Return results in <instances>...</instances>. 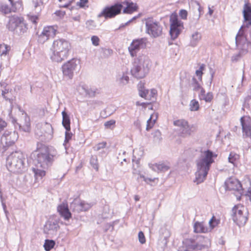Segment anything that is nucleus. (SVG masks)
<instances>
[{"label": "nucleus", "instance_id": "obj_1", "mask_svg": "<svg viewBox=\"0 0 251 251\" xmlns=\"http://www.w3.org/2000/svg\"><path fill=\"white\" fill-rule=\"evenodd\" d=\"M31 157L36 167L32 168L36 179L42 178L46 175V170L51 165L53 156L49 153L46 146L38 143L37 149L32 152Z\"/></svg>", "mask_w": 251, "mask_h": 251}, {"label": "nucleus", "instance_id": "obj_2", "mask_svg": "<svg viewBox=\"0 0 251 251\" xmlns=\"http://www.w3.org/2000/svg\"><path fill=\"white\" fill-rule=\"evenodd\" d=\"M217 154L209 150L204 151L201 157L197 160V171L196 172V178L194 180L197 184L202 182L205 179L211 165L214 162V157Z\"/></svg>", "mask_w": 251, "mask_h": 251}, {"label": "nucleus", "instance_id": "obj_3", "mask_svg": "<svg viewBox=\"0 0 251 251\" xmlns=\"http://www.w3.org/2000/svg\"><path fill=\"white\" fill-rule=\"evenodd\" d=\"M70 49L68 41L63 39L55 40L50 48V58L53 61L61 62L67 58Z\"/></svg>", "mask_w": 251, "mask_h": 251}, {"label": "nucleus", "instance_id": "obj_4", "mask_svg": "<svg viewBox=\"0 0 251 251\" xmlns=\"http://www.w3.org/2000/svg\"><path fill=\"white\" fill-rule=\"evenodd\" d=\"M25 155L21 151L12 153L7 158L6 167L13 173H22L25 171Z\"/></svg>", "mask_w": 251, "mask_h": 251}, {"label": "nucleus", "instance_id": "obj_5", "mask_svg": "<svg viewBox=\"0 0 251 251\" xmlns=\"http://www.w3.org/2000/svg\"><path fill=\"white\" fill-rule=\"evenodd\" d=\"M150 66V61L146 56H139L134 61L131 73L137 79L143 78L149 73Z\"/></svg>", "mask_w": 251, "mask_h": 251}, {"label": "nucleus", "instance_id": "obj_6", "mask_svg": "<svg viewBox=\"0 0 251 251\" xmlns=\"http://www.w3.org/2000/svg\"><path fill=\"white\" fill-rule=\"evenodd\" d=\"M6 27L9 31L18 35L25 34L28 29L24 18L16 15H13L9 17L6 24Z\"/></svg>", "mask_w": 251, "mask_h": 251}, {"label": "nucleus", "instance_id": "obj_7", "mask_svg": "<svg viewBox=\"0 0 251 251\" xmlns=\"http://www.w3.org/2000/svg\"><path fill=\"white\" fill-rule=\"evenodd\" d=\"M145 25L146 32L151 38H156L162 35L163 27L156 20L152 18L145 19Z\"/></svg>", "mask_w": 251, "mask_h": 251}, {"label": "nucleus", "instance_id": "obj_8", "mask_svg": "<svg viewBox=\"0 0 251 251\" xmlns=\"http://www.w3.org/2000/svg\"><path fill=\"white\" fill-rule=\"evenodd\" d=\"M174 124L177 127L176 129L177 133L179 136L182 137H187L197 130L195 126L189 125L186 121L183 119L174 121Z\"/></svg>", "mask_w": 251, "mask_h": 251}, {"label": "nucleus", "instance_id": "obj_9", "mask_svg": "<svg viewBox=\"0 0 251 251\" xmlns=\"http://www.w3.org/2000/svg\"><path fill=\"white\" fill-rule=\"evenodd\" d=\"M231 216L234 222L239 226H244L248 220L246 209L241 205L234 206L232 209Z\"/></svg>", "mask_w": 251, "mask_h": 251}, {"label": "nucleus", "instance_id": "obj_10", "mask_svg": "<svg viewBox=\"0 0 251 251\" xmlns=\"http://www.w3.org/2000/svg\"><path fill=\"white\" fill-rule=\"evenodd\" d=\"M225 185L227 190L236 191L242 195L245 194L246 196L250 197V200L251 201V188H249L247 191H245L242 188L241 183L237 179L230 178L225 182Z\"/></svg>", "mask_w": 251, "mask_h": 251}, {"label": "nucleus", "instance_id": "obj_11", "mask_svg": "<svg viewBox=\"0 0 251 251\" xmlns=\"http://www.w3.org/2000/svg\"><path fill=\"white\" fill-rule=\"evenodd\" d=\"M79 63L78 60L73 58L64 64L62 66L64 76L69 79H72L73 77L74 73L80 68Z\"/></svg>", "mask_w": 251, "mask_h": 251}, {"label": "nucleus", "instance_id": "obj_12", "mask_svg": "<svg viewBox=\"0 0 251 251\" xmlns=\"http://www.w3.org/2000/svg\"><path fill=\"white\" fill-rule=\"evenodd\" d=\"M170 34L173 40L176 39L183 28V23L178 20L176 15H172L170 19Z\"/></svg>", "mask_w": 251, "mask_h": 251}, {"label": "nucleus", "instance_id": "obj_13", "mask_svg": "<svg viewBox=\"0 0 251 251\" xmlns=\"http://www.w3.org/2000/svg\"><path fill=\"white\" fill-rule=\"evenodd\" d=\"M59 228L58 219L50 217L46 222L43 231L46 234L54 235L56 234Z\"/></svg>", "mask_w": 251, "mask_h": 251}, {"label": "nucleus", "instance_id": "obj_14", "mask_svg": "<svg viewBox=\"0 0 251 251\" xmlns=\"http://www.w3.org/2000/svg\"><path fill=\"white\" fill-rule=\"evenodd\" d=\"M123 8L122 3H117L111 6L106 7L98 15V17H104L106 18H111L120 14Z\"/></svg>", "mask_w": 251, "mask_h": 251}, {"label": "nucleus", "instance_id": "obj_15", "mask_svg": "<svg viewBox=\"0 0 251 251\" xmlns=\"http://www.w3.org/2000/svg\"><path fill=\"white\" fill-rule=\"evenodd\" d=\"M147 39L142 38L134 39L132 41L128 48V51L132 57L136 56L137 53L142 49H144L147 46Z\"/></svg>", "mask_w": 251, "mask_h": 251}, {"label": "nucleus", "instance_id": "obj_16", "mask_svg": "<svg viewBox=\"0 0 251 251\" xmlns=\"http://www.w3.org/2000/svg\"><path fill=\"white\" fill-rule=\"evenodd\" d=\"M18 138L17 132L5 130L1 137L0 143L5 148L13 145Z\"/></svg>", "mask_w": 251, "mask_h": 251}, {"label": "nucleus", "instance_id": "obj_17", "mask_svg": "<svg viewBox=\"0 0 251 251\" xmlns=\"http://www.w3.org/2000/svg\"><path fill=\"white\" fill-rule=\"evenodd\" d=\"M206 239L209 242V245L198 244L196 243L194 239H185L183 241V244L186 248L185 251H197L207 250L210 245V243L209 240L208 238Z\"/></svg>", "mask_w": 251, "mask_h": 251}, {"label": "nucleus", "instance_id": "obj_18", "mask_svg": "<svg viewBox=\"0 0 251 251\" xmlns=\"http://www.w3.org/2000/svg\"><path fill=\"white\" fill-rule=\"evenodd\" d=\"M9 4L2 3L0 4V12L5 14L11 12H15L18 6L21 5V0H8Z\"/></svg>", "mask_w": 251, "mask_h": 251}, {"label": "nucleus", "instance_id": "obj_19", "mask_svg": "<svg viewBox=\"0 0 251 251\" xmlns=\"http://www.w3.org/2000/svg\"><path fill=\"white\" fill-rule=\"evenodd\" d=\"M56 34V29L53 26L45 27L38 37V42L43 44L50 38L53 37Z\"/></svg>", "mask_w": 251, "mask_h": 251}, {"label": "nucleus", "instance_id": "obj_20", "mask_svg": "<svg viewBox=\"0 0 251 251\" xmlns=\"http://www.w3.org/2000/svg\"><path fill=\"white\" fill-rule=\"evenodd\" d=\"M91 206V204L87 203L84 201H80L77 200H75L71 204V208L77 212L86 211L90 208Z\"/></svg>", "mask_w": 251, "mask_h": 251}, {"label": "nucleus", "instance_id": "obj_21", "mask_svg": "<svg viewBox=\"0 0 251 251\" xmlns=\"http://www.w3.org/2000/svg\"><path fill=\"white\" fill-rule=\"evenodd\" d=\"M241 28L242 27L236 35L235 38V42L236 46L244 50L246 44L248 45L249 43H247L246 37L244 36L243 32L241 30Z\"/></svg>", "mask_w": 251, "mask_h": 251}, {"label": "nucleus", "instance_id": "obj_22", "mask_svg": "<svg viewBox=\"0 0 251 251\" xmlns=\"http://www.w3.org/2000/svg\"><path fill=\"white\" fill-rule=\"evenodd\" d=\"M57 211L65 220H69L71 217V213L66 204L62 203L58 205L57 207Z\"/></svg>", "mask_w": 251, "mask_h": 251}, {"label": "nucleus", "instance_id": "obj_23", "mask_svg": "<svg viewBox=\"0 0 251 251\" xmlns=\"http://www.w3.org/2000/svg\"><path fill=\"white\" fill-rule=\"evenodd\" d=\"M194 232L197 233H207L210 231L209 228L205 226L203 222L197 221L193 225Z\"/></svg>", "mask_w": 251, "mask_h": 251}, {"label": "nucleus", "instance_id": "obj_24", "mask_svg": "<svg viewBox=\"0 0 251 251\" xmlns=\"http://www.w3.org/2000/svg\"><path fill=\"white\" fill-rule=\"evenodd\" d=\"M122 3L126 6L123 10L124 13L130 14L137 10L138 6L137 4L131 1L130 0H126L123 1Z\"/></svg>", "mask_w": 251, "mask_h": 251}, {"label": "nucleus", "instance_id": "obj_25", "mask_svg": "<svg viewBox=\"0 0 251 251\" xmlns=\"http://www.w3.org/2000/svg\"><path fill=\"white\" fill-rule=\"evenodd\" d=\"M150 168L155 172H166L170 169V167L167 164L162 163L159 164H150Z\"/></svg>", "mask_w": 251, "mask_h": 251}, {"label": "nucleus", "instance_id": "obj_26", "mask_svg": "<svg viewBox=\"0 0 251 251\" xmlns=\"http://www.w3.org/2000/svg\"><path fill=\"white\" fill-rule=\"evenodd\" d=\"M199 98L200 100H203L206 102H210L213 99V95L212 92H208L205 94L204 89L201 88L199 94Z\"/></svg>", "mask_w": 251, "mask_h": 251}, {"label": "nucleus", "instance_id": "obj_27", "mask_svg": "<svg viewBox=\"0 0 251 251\" xmlns=\"http://www.w3.org/2000/svg\"><path fill=\"white\" fill-rule=\"evenodd\" d=\"M62 125L64 128L67 131H70V119L69 115L65 111L62 112Z\"/></svg>", "mask_w": 251, "mask_h": 251}, {"label": "nucleus", "instance_id": "obj_28", "mask_svg": "<svg viewBox=\"0 0 251 251\" xmlns=\"http://www.w3.org/2000/svg\"><path fill=\"white\" fill-rule=\"evenodd\" d=\"M129 81L128 76L125 74H119L116 77V82L120 86H124L127 84Z\"/></svg>", "mask_w": 251, "mask_h": 251}, {"label": "nucleus", "instance_id": "obj_29", "mask_svg": "<svg viewBox=\"0 0 251 251\" xmlns=\"http://www.w3.org/2000/svg\"><path fill=\"white\" fill-rule=\"evenodd\" d=\"M243 16L245 21H249L250 24H251V7L247 3L245 4L244 10L243 11Z\"/></svg>", "mask_w": 251, "mask_h": 251}, {"label": "nucleus", "instance_id": "obj_30", "mask_svg": "<svg viewBox=\"0 0 251 251\" xmlns=\"http://www.w3.org/2000/svg\"><path fill=\"white\" fill-rule=\"evenodd\" d=\"M201 34L200 32L196 31L191 35V39L190 45L192 47H195L201 39Z\"/></svg>", "mask_w": 251, "mask_h": 251}, {"label": "nucleus", "instance_id": "obj_31", "mask_svg": "<svg viewBox=\"0 0 251 251\" xmlns=\"http://www.w3.org/2000/svg\"><path fill=\"white\" fill-rule=\"evenodd\" d=\"M149 90L146 89L144 86H141L139 88V94L140 97L146 100H151V97L149 95Z\"/></svg>", "mask_w": 251, "mask_h": 251}, {"label": "nucleus", "instance_id": "obj_32", "mask_svg": "<svg viewBox=\"0 0 251 251\" xmlns=\"http://www.w3.org/2000/svg\"><path fill=\"white\" fill-rule=\"evenodd\" d=\"M157 114H152L151 115L150 119L147 121V126H146V130H149L150 129H151L155 121H156V120L157 119Z\"/></svg>", "mask_w": 251, "mask_h": 251}, {"label": "nucleus", "instance_id": "obj_33", "mask_svg": "<svg viewBox=\"0 0 251 251\" xmlns=\"http://www.w3.org/2000/svg\"><path fill=\"white\" fill-rule=\"evenodd\" d=\"M197 4L198 6V10L196 12V13L194 14L193 17L192 18V22L194 23L195 24H196L198 23V21H199L200 18L201 17V7L200 5V4L198 2H197Z\"/></svg>", "mask_w": 251, "mask_h": 251}, {"label": "nucleus", "instance_id": "obj_34", "mask_svg": "<svg viewBox=\"0 0 251 251\" xmlns=\"http://www.w3.org/2000/svg\"><path fill=\"white\" fill-rule=\"evenodd\" d=\"M55 244L53 240L47 239L45 241L44 247L46 251H50L54 247Z\"/></svg>", "mask_w": 251, "mask_h": 251}, {"label": "nucleus", "instance_id": "obj_35", "mask_svg": "<svg viewBox=\"0 0 251 251\" xmlns=\"http://www.w3.org/2000/svg\"><path fill=\"white\" fill-rule=\"evenodd\" d=\"M192 87H193V91H197L199 90H201V84L199 83L198 81L196 79V78L193 77L192 79Z\"/></svg>", "mask_w": 251, "mask_h": 251}, {"label": "nucleus", "instance_id": "obj_36", "mask_svg": "<svg viewBox=\"0 0 251 251\" xmlns=\"http://www.w3.org/2000/svg\"><path fill=\"white\" fill-rule=\"evenodd\" d=\"M239 159V155L235 153L231 152L228 157L229 162L235 165L236 161Z\"/></svg>", "mask_w": 251, "mask_h": 251}, {"label": "nucleus", "instance_id": "obj_37", "mask_svg": "<svg viewBox=\"0 0 251 251\" xmlns=\"http://www.w3.org/2000/svg\"><path fill=\"white\" fill-rule=\"evenodd\" d=\"M205 65L204 64H202L199 69L196 71L195 74L198 77V79L200 81L202 80V76L203 75L202 71L205 69Z\"/></svg>", "mask_w": 251, "mask_h": 251}, {"label": "nucleus", "instance_id": "obj_38", "mask_svg": "<svg viewBox=\"0 0 251 251\" xmlns=\"http://www.w3.org/2000/svg\"><path fill=\"white\" fill-rule=\"evenodd\" d=\"M10 47L5 44H0V55H6L10 50Z\"/></svg>", "mask_w": 251, "mask_h": 251}, {"label": "nucleus", "instance_id": "obj_39", "mask_svg": "<svg viewBox=\"0 0 251 251\" xmlns=\"http://www.w3.org/2000/svg\"><path fill=\"white\" fill-rule=\"evenodd\" d=\"M90 163L94 169H95L96 171H98L99 165L98 163L97 157L96 156H92L90 159Z\"/></svg>", "mask_w": 251, "mask_h": 251}, {"label": "nucleus", "instance_id": "obj_40", "mask_svg": "<svg viewBox=\"0 0 251 251\" xmlns=\"http://www.w3.org/2000/svg\"><path fill=\"white\" fill-rule=\"evenodd\" d=\"M199 108V103L198 101L193 100L190 104V109L191 111H197Z\"/></svg>", "mask_w": 251, "mask_h": 251}, {"label": "nucleus", "instance_id": "obj_41", "mask_svg": "<svg viewBox=\"0 0 251 251\" xmlns=\"http://www.w3.org/2000/svg\"><path fill=\"white\" fill-rule=\"evenodd\" d=\"M26 119L27 118H26L25 122L23 125L20 124L19 128L25 132H29L30 131V123L28 121H26ZM27 119L29 120V118H27Z\"/></svg>", "mask_w": 251, "mask_h": 251}, {"label": "nucleus", "instance_id": "obj_42", "mask_svg": "<svg viewBox=\"0 0 251 251\" xmlns=\"http://www.w3.org/2000/svg\"><path fill=\"white\" fill-rule=\"evenodd\" d=\"M219 223V220H217L214 216H213L209 222V226L210 227V229H209V230H211L214 228L217 225H218Z\"/></svg>", "mask_w": 251, "mask_h": 251}, {"label": "nucleus", "instance_id": "obj_43", "mask_svg": "<svg viewBox=\"0 0 251 251\" xmlns=\"http://www.w3.org/2000/svg\"><path fill=\"white\" fill-rule=\"evenodd\" d=\"M244 107L251 110V89L250 95H249L246 99Z\"/></svg>", "mask_w": 251, "mask_h": 251}, {"label": "nucleus", "instance_id": "obj_44", "mask_svg": "<svg viewBox=\"0 0 251 251\" xmlns=\"http://www.w3.org/2000/svg\"><path fill=\"white\" fill-rule=\"evenodd\" d=\"M106 142H102L101 143H99L94 147V150L96 151H100V150L105 148L106 147Z\"/></svg>", "mask_w": 251, "mask_h": 251}, {"label": "nucleus", "instance_id": "obj_45", "mask_svg": "<svg viewBox=\"0 0 251 251\" xmlns=\"http://www.w3.org/2000/svg\"><path fill=\"white\" fill-rule=\"evenodd\" d=\"M115 121L114 120H111L108 121L104 123V126L106 128H112V126H114L115 124Z\"/></svg>", "mask_w": 251, "mask_h": 251}, {"label": "nucleus", "instance_id": "obj_46", "mask_svg": "<svg viewBox=\"0 0 251 251\" xmlns=\"http://www.w3.org/2000/svg\"><path fill=\"white\" fill-rule=\"evenodd\" d=\"M139 178H143V180L145 181L147 183H149L150 182L154 181L156 179L155 178H147L144 176L140 174L139 176L137 177V179L139 180Z\"/></svg>", "mask_w": 251, "mask_h": 251}, {"label": "nucleus", "instance_id": "obj_47", "mask_svg": "<svg viewBox=\"0 0 251 251\" xmlns=\"http://www.w3.org/2000/svg\"><path fill=\"white\" fill-rule=\"evenodd\" d=\"M91 41L92 44L95 46H98L99 45L100 39L97 36H93L91 37Z\"/></svg>", "mask_w": 251, "mask_h": 251}, {"label": "nucleus", "instance_id": "obj_48", "mask_svg": "<svg viewBox=\"0 0 251 251\" xmlns=\"http://www.w3.org/2000/svg\"><path fill=\"white\" fill-rule=\"evenodd\" d=\"M44 128L47 129V131H46V133L51 134L52 133V127L51 125L50 124L46 123L44 126Z\"/></svg>", "mask_w": 251, "mask_h": 251}, {"label": "nucleus", "instance_id": "obj_49", "mask_svg": "<svg viewBox=\"0 0 251 251\" xmlns=\"http://www.w3.org/2000/svg\"><path fill=\"white\" fill-rule=\"evenodd\" d=\"M179 15L182 19L186 20L188 15V13L186 10L181 9L179 11Z\"/></svg>", "mask_w": 251, "mask_h": 251}, {"label": "nucleus", "instance_id": "obj_50", "mask_svg": "<svg viewBox=\"0 0 251 251\" xmlns=\"http://www.w3.org/2000/svg\"><path fill=\"white\" fill-rule=\"evenodd\" d=\"M139 241L141 244H144L146 242V239L144 233L142 231H140L138 233Z\"/></svg>", "mask_w": 251, "mask_h": 251}, {"label": "nucleus", "instance_id": "obj_51", "mask_svg": "<svg viewBox=\"0 0 251 251\" xmlns=\"http://www.w3.org/2000/svg\"><path fill=\"white\" fill-rule=\"evenodd\" d=\"M0 200H1V203H2V207H3V210L4 211V213L5 214H6V215L7 216V213H8V211L6 210V204L4 202H3V198H2V193H1V190H0Z\"/></svg>", "mask_w": 251, "mask_h": 251}, {"label": "nucleus", "instance_id": "obj_52", "mask_svg": "<svg viewBox=\"0 0 251 251\" xmlns=\"http://www.w3.org/2000/svg\"><path fill=\"white\" fill-rule=\"evenodd\" d=\"M88 3V0H80L79 2H77V5H78L81 8H83Z\"/></svg>", "mask_w": 251, "mask_h": 251}, {"label": "nucleus", "instance_id": "obj_53", "mask_svg": "<svg viewBox=\"0 0 251 251\" xmlns=\"http://www.w3.org/2000/svg\"><path fill=\"white\" fill-rule=\"evenodd\" d=\"M32 3L34 5L35 8H37L38 7H40L41 5L42 4V1L41 0H32Z\"/></svg>", "mask_w": 251, "mask_h": 251}, {"label": "nucleus", "instance_id": "obj_54", "mask_svg": "<svg viewBox=\"0 0 251 251\" xmlns=\"http://www.w3.org/2000/svg\"><path fill=\"white\" fill-rule=\"evenodd\" d=\"M70 131L66 130L65 132V142H68L69 140L72 138V134L69 132Z\"/></svg>", "mask_w": 251, "mask_h": 251}, {"label": "nucleus", "instance_id": "obj_55", "mask_svg": "<svg viewBox=\"0 0 251 251\" xmlns=\"http://www.w3.org/2000/svg\"><path fill=\"white\" fill-rule=\"evenodd\" d=\"M7 126L6 123L0 118V132L3 130Z\"/></svg>", "mask_w": 251, "mask_h": 251}, {"label": "nucleus", "instance_id": "obj_56", "mask_svg": "<svg viewBox=\"0 0 251 251\" xmlns=\"http://www.w3.org/2000/svg\"><path fill=\"white\" fill-rule=\"evenodd\" d=\"M157 94V91L155 89H151L150 92H149V95H150L151 97V100H152V99H154L155 95Z\"/></svg>", "mask_w": 251, "mask_h": 251}, {"label": "nucleus", "instance_id": "obj_57", "mask_svg": "<svg viewBox=\"0 0 251 251\" xmlns=\"http://www.w3.org/2000/svg\"><path fill=\"white\" fill-rule=\"evenodd\" d=\"M154 137L156 138L157 139L160 140L161 138V134L159 130H156L153 133Z\"/></svg>", "mask_w": 251, "mask_h": 251}, {"label": "nucleus", "instance_id": "obj_58", "mask_svg": "<svg viewBox=\"0 0 251 251\" xmlns=\"http://www.w3.org/2000/svg\"><path fill=\"white\" fill-rule=\"evenodd\" d=\"M29 20L33 24H36L37 23V20L38 19V17L37 16H30L29 17Z\"/></svg>", "mask_w": 251, "mask_h": 251}, {"label": "nucleus", "instance_id": "obj_59", "mask_svg": "<svg viewBox=\"0 0 251 251\" xmlns=\"http://www.w3.org/2000/svg\"><path fill=\"white\" fill-rule=\"evenodd\" d=\"M81 88L84 89L86 94L91 96L94 95L95 92L92 91V90L90 91L88 89H86L83 86H82Z\"/></svg>", "mask_w": 251, "mask_h": 251}, {"label": "nucleus", "instance_id": "obj_60", "mask_svg": "<svg viewBox=\"0 0 251 251\" xmlns=\"http://www.w3.org/2000/svg\"><path fill=\"white\" fill-rule=\"evenodd\" d=\"M73 0H68L67 2L64 4H61L60 5V7L67 8L68 7L72 2Z\"/></svg>", "mask_w": 251, "mask_h": 251}, {"label": "nucleus", "instance_id": "obj_61", "mask_svg": "<svg viewBox=\"0 0 251 251\" xmlns=\"http://www.w3.org/2000/svg\"><path fill=\"white\" fill-rule=\"evenodd\" d=\"M55 14L59 16V17H63L65 14V11H61V10H58V11H57L55 12Z\"/></svg>", "mask_w": 251, "mask_h": 251}, {"label": "nucleus", "instance_id": "obj_62", "mask_svg": "<svg viewBox=\"0 0 251 251\" xmlns=\"http://www.w3.org/2000/svg\"><path fill=\"white\" fill-rule=\"evenodd\" d=\"M136 18V17H134L133 18H132L131 20H130L129 21H128V22H127L124 25H121L119 28H121L122 27H124L125 26V25H128L129 23H130L131 22H132L133 20H135V19Z\"/></svg>", "mask_w": 251, "mask_h": 251}, {"label": "nucleus", "instance_id": "obj_63", "mask_svg": "<svg viewBox=\"0 0 251 251\" xmlns=\"http://www.w3.org/2000/svg\"><path fill=\"white\" fill-rule=\"evenodd\" d=\"M214 73H215L212 70V69L211 68H210V75H211L210 81V84L212 83V81L213 77H214Z\"/></svg>", "mask_w": 251, "mask_h": 251}, {"label": "nucleus", "instance_id": "obj_64", "mask_svg": "<svg viewBox=\"0 0 251 251\" xmlns=\"http://www.w3.org/2000/svg\"><path fill=\"white\" fill-rule=\"evenodd\" d=\"M164 230H165V232H166V234L164 236V238L165 239H166L168 237H169L170 236V233L168 229H165Z\"/></svg>", "mask_w": 251, "mask_h": 251}]
</instances>
